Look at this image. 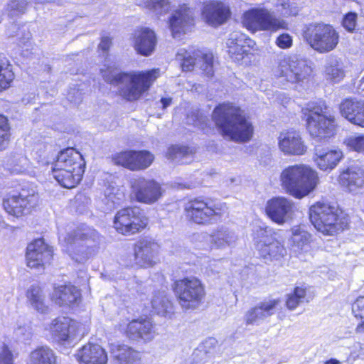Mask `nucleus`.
Instances as JSON below:
<instances>
[{"label":"nucleus","instance_id":"1","mask_svg":"<svg viewBox=\"0 0 364 364\" xmlns=\"http://www.w3.org/2000/svg\"><path fill=\"white\" fill-rule=\"evenodd\" d=\"M160 69L152 68L139 71H117L108 66L102 70L105 82L114 87H119L117 94L127 102L140 100L160 77Z\"/></svg>","mask_w":364,"mask_h":364},{"label":"nucleus","instance_id":"2","mask_svg":"<svg viewBox=\"0 0 364 364\" xmlns=\"http://www.w3.org/2000/svg\"><path fill=\"white\" fill-rule=\"evenodd\" d=\"M280 186L290 196L301 199L313 192L319 183L318 173L304 164L289 165L279 175Z\"/></svg>","mask_w":364,"mask_h":364},{"label":"nucleus","instance_id":"3","mask_svg":"<svg viewBox=\"0 0 364 364\" xmlns=\"http://www.w3.org/2000/svg\"><path fill=\"white\" fill-rule=\"evenodd\" d=\"M171 290L185 311L198 308L206 297L205 284L196 276H186L173 280Z\"/></svg>","mask_w":364,"mask_h":364},{"label":"nucleus","instance_id":"4","mask_svg":"<svg viewBox=\"0 0 364 364\" xmlns=\"http://www.w3.org/2000/svg\"><path fill=\"white\" fill-rule=\"evenodd\" d=\"M114 230L123 236H132L150 228V218L139 206L128 205L118 210L112 220Z\"/></svg>","mask_w":364,"mask_h":364},{"label":"nucleus","instance_id":"5","mask_svg":"<svg viewBox=\"0 0 364 364\" xmlns=\"http://www.w3.org/2000/svg\"><path fill=\"white\" fill-rule=\"evenodd\" d=\"M225 211V204L216 205L205 196L188 198L183 205V214L191 224L206 225L220 218Z\"/></svg>","mask_w":364,"mask_h":364},{"label":"nucleus","instance_id":"6","mask_svg":"<svg viewBox=\"0 0 364 364\" xmlns=\"http://www.w3.org/2000/svg\"><path fill=\"white\" fill-rule=\"evenodd\" d=\"M309 217L315 228L323 235H333L343 230L347 222L339 218L335 207L318 202L309 209Z\"/></svg>","mask_w":364,"mask_h":364},{"label":"nucleus","instance_id":"7","mask_svg":"<svg viewBox=\"0 0 364 364\" xmlns=\"http://www.w3.org/2000/svg\"><path fill=\"white\" fill-rule=\"evenodd\" d=\"M40 202V197L36 192L21 188L18 191L8 193L2 200V207L9 215L20 218L36 210Z\"/></svg>","mask_w":364,"mask_h":364},{"label":"nucleus","instance_id":"8","mask_svg":"<svg viewBox=\"0 0 364 364\" xmlns=\"http://www.w3.org/2000/svg\"><path fill=\"white\" fill-rule=\"evenodd\" d=\"M242 24L252 33L257 31L277 32L288 29V23L265 7L252 8L243 14Z\"/></svg>","mask_w":364,"mask_h":364},{"label":"nucleus","instance_id":"9","mask_svg":"<svg viewBox=\"0 0 364 364\" xmlns=\"http://www.w3.org/2000/svg\"><path fill=\"white\" fill-rule=\"evenodd\" d=\"M308 44L316 51L324 53L336 48L339 35L335 28L323 23L310 24L304 33Z\"/></svg>","mask_w":364,"mask_h":364},{"label":"nucleus","instance_id":"10","mask_svg":"<svg viewBox=\"0 0 364 364\" xmlns=\"http://www.w3.org/2000/svg\"><path fill=\"white\" fill-rule=\"evenodd\" d=\"M307 129L314 138H330L336 133V118L326 105L314 107L307 118Z\"/></svg>","mask_w":364,"mask_h":364},{"label":"nucleus","instance_id":"11","mask_svg":"<svg viewBox=\"0 0 364 364\" xmlns=\"http://www.w3.org/2000/svg\"><path fill=\"white\" fill-rule=\"evenodd\" d=\"M54 259V248L43 237L30 241L25 250V262L31 269L44 270Z\"/></svg>","mask_w":364,"mask_h":364},{"label":"nucleus","instance_id":"12","mask_svg":"<svg viewBox=\"0 0 364 364\" xmlns=\"http://www.w3.org/2000/svg\"><path fill=\"white\" fill-rule=\"evenodd\" d=\"M256 249L261 257L272 259H278L286 254L284 245L279 241L277 233L269 228H259L254 235Z\"/></svg>","mask_w":364,"mask_h":364},{"label":"nucleus","instance_id":"13","mask_svg":"<svg viewBox=\"0 0 364 364\" xmlns=\"http://www.w3.org/2000/svg\"><path fill=\"white\" fill-rule=\"evenodd\" d=\"M48 331L54 343L65 346L78 337L80 323L69 316H59L51 321Z\"/></svg>","mask_w":364,"mask_h":364},{"label":"nucleus","instance_id":"14","mask_svg":"<svg viewBox=\"0 0 364 364\" xmlns=\"http://www.w3.org/2000/svg\"><path fill=\"white\" fill-rule=\"evenodd\" d=\"M154 154L146 149H126L112 156V162L132 171H140L148 168L154 162Z\"/></svg>","mask_w":364,"mask_h":364},{"label":"nucleus","instance_id":"15","mask_svg":"<svg viewBox=\"0 0 364 364\" xmlns=\"http://www.w3.org/2000/svg\"><path fill=\"white\" fill-rule=\"evenodd\" d=\"M131 197L141 204L152 205L163 195L159 183L154 179L140 177L131 183Z\"/></svg>","mask_w":364,"mask_h":364},{"label":"nucleus","instance_id":"16","mask_svg":"<svg viewBox=\"0 0 364 364\" xmlns=\"http://www.w3.org/2000/svg\"><path fill=\"white\" fill-rule=\"evenodd\" d=\"M254 127L243 110L229 105V136L231 139L245 143L252 139Z\"/></svg>","mask_w":364,"mask_h":364},{"label":"nucleus","instance_id":"17","mask_svg":"<svg viewBox=\"0 0 364 364\" xmlns=\"http://www.w3.org/2000/svg\"><path fill=\"white\" fill-rule=\"evenodd\" d=\"M119 329L130 341L136 343H146L155 336L154 324L146 318L132 319L124 327L119 325Z\"/></svg>","mask_w":364,"mask_h":364},{"label":"nucleus","instance_id":"18","mask_svg":"<svg viewBox=\"0 0 364 364\" xmlns=\"http://www.w3.org/2000/svg\"><path fill=\"white\" fill-rule=\"evenodd\" d=\"M294 209L295 204L292 200L279 196L267 201L265 212L272 221L283 225L293 218Z\"/></svg>","mask_w":364,"mask_h":364},{"label":"nucleus","instance_id":"19","mask_svg":"<svg viewBox=\"0 0 364 364\" xmlns=\"http://www.w3.org/2000/svg\"><path fill=\"white\" fill-rule=\"evenodd\" d=\"M86 168L84 156L76 148L68 146L61 149L52 162L51 171Z\"/></svg>","mask_w":364,"mask_h":364},{"label":"nucleus","instance_id":"20","mask_svg":"<svg viewBox=\"0 0 364 364\" xmlns=\"http://www.w3.org/2000/svg\"><path fill=\"white\" fill-rule=\"evenodd\" d=\"M278 146L287 156H301L307 151L300 133L295 130L282 132L278 136Z\"/></svg>","mask_w":364,"mask_h":364},{"label":"nucleus","instance_id":"21","mask_svg":"<svg viewBox=\"0 0 364 364\" xmlns=\"http://www.w3.org/2000/svg\"><path fill=\"white\" fill-rule=\"evenodd\" d=\"M280 75L291 82H299L307 79L311 68L304 60H284L279 64Z\"/></svg>","mask_w":364,"mask_h":364},{"label":"nucleus","instance_id":"22","mask_svg":"<svg viewBox=\"0 0 364 364\" xmlns=\"http://www.w3.org/2000/svg\"><path fill=\"white\" fill-rule=\"evenodd\" d=\"M197 60L201 62L200 69L208 76L213 75L214 56L212 52H203L200 50H195L191 54L185 55L181 59V69L183 72L193 71Z\"/></svg>","mask_w":364,"mask_h":364},{"label":"nucleus","instance_id":"23","mask_svg":"<svg viewBox=\"0 0 364 364\" xmlns=\"http://www.w3.org/2000/svg\"><path fill=\"white\" fill-rule=\"evenodd\" d=\"M50 298L54 304L60 306L73 307L81 302L82 296L77 287L68 283L55 287Z\"/></svg>","mask_w":364,"mask_h":364},{"label":"nucleus","instance_id":"24","mask_svg":"<svg viewBox=\"0 0 364 364\" xmlns=\"http://www.w3.org/2000/svg\"><path fill=\"white\" fill-rule=\"evenodd\" d=\"M281 304L279 299H269L250 309L245 314V321L247 325H258L261 321L272 316Z\"/></svg>","mask_w":364,"mask_h":364},{"label":"nucleus","instance_id":"25","mask_svg":"<svg viewBox=\"0 0 364 364\" xmlns=\"http://www.w3.org/2000/svg\"><path fill=\"white\" fill-rule=\"evenodd\" d=\"M79 364H107V353L100 345L87 342L75 354Z\"/></svg>","mask_w":364,"mask_h":364},{"label":"nucleus","instance_id":"26","mask_svg":"<svg viewBox=\"0 0 364 364\" xmlns=\"http://www.w3.org/2000/svg\"><path fill=\"white\" fill-rule=\"evenodd\" d=\"M132 41L136 52L144 56L150 55L155 50L157 43L155 32L144 26L138 27L134 30Z\"/></svg>","mask_w":364,"mask_h":364},{"label":"nucleus","instance_id":"27","mask_svg":"<svg viewBox=\"0 0 364 364\" xmlns=\"http://www.w3.org/2000/svg\"><path fill=\"white\" fill-rule=\"evenodd\" d=\"M194 24L193 12L186 4L179 5L168 19V26L173 37L183 33L186 28Z\"/></svg>","mask_w":364,"mask_h":364},{"label":"nucleus","instance_id":"28","mask_svg":"<svg viewBox=\"0 0 364 364\" xmlns=\"http://www.w3.org/2000/svg\"><path fill=\"white\" fill-rule=\"evenodd\" d=\"M136 263L141 267H149L155 264L154 259L158 254V245L153 240L141 238L134 247Z\"/></svg>","mask_w":364,"mask_h":364},{"label":"nucleus","instance_id":"29","mask_svg":"<svg viewBox=\"0 0 364 364\" xmlns=\"http://www.w3.org/2000/svg\"><path fill=\"white\" fill-rule=\"evenodd\" d=\"M339 109L341 114L351 124L364 127V100L346 98L341 102Z\"/></svg>","mask_w":364,"mask_h":364},{"label":"nucleus","instance_id":"30","mask_svg":"<svg viewBox=\"0 0 364 364\" xmlns=\"http://www.w3.org/2000/svg\"><path fill=\"white\" fill-rule=\"evenodd\" d=\"M201 16L207 24L218 27L226 22L228 8L221 1H209L203 4Z\"/></svg>","mask_w":364,"mask_h":364},{"label":"nucleus","instance_id":"31","mask_svg":"<svg viewBox=\"0 0 364 364\" xmlns=\"http://www.w3.org/2000/svg\"><path fill=\"white\" fill-rule=\"evenodd\" d=\"M343 157V152L339 149H331L319 145L314 148V161L317 167L322 171H332L337 166Z\"/></svg>","mask_w":364,"mask_h":364},{"label":"nucleus","instance_id":"32","mask_svg":"<svg viewBox=\"0 0 364 364\" xmlns=\"http://www.w3.org/2000/svg\"><path fill=\"white\" fill-rule=\"evenodd\" d=\"M98 238L99 234L94 228L80 225L67 235L65 242L68 247L74 250L95 242Z\"/></svg>","mask_w":364,"mask_h":364},{"label":"nucleus","instance_id":"33","mask_svg":"<svg viewBox=\"0 0 364 364\" xmlns=\"http://www.w3.org/2000/svg\"><path fill=\"white\" fill-rule=\"evenodd\" d=\"M339 183L348 191H355L364 185V171L358 165H352L341 173Z\"/></svg>","mask_w":364,"mask_h":364},{"label":"nucleus","instance_id":"34","mask_svg":"<svg viewBox=\"0 0 364 364\" xmlns=\"http://www.w3.org/2000/svg\"><path fill=\"white\" fill-rule=\"evenodd\" d=\"M85 168H72L51 171L53 178L63 188L72 189L77 187L83 178Z\"/></svg>","mask_w":364,"mask_h":364},{"label":"nucleus","instance_id":"35","mask_svg":"<svg viewBox=\"0 0 364 364\" xmlns=\"http://www.w3.org/2000/svg\"><path fill=\"white\" fill-rule=\"evenodd\" d=\"M324 75L327 80L338 83L346 76V70L343 62L340 58L334 55L328 57L324 66Z\"/></svg>","mask_w":364,"mask_h":364},{"label":"nucleus","instance_id":"36","mask_svg":"<svg viewBox=\"0 0 364 364\" xmlns=\"http://www.w3.org/2000/svg\"><path fill=\"white\" fill-rule=\"evenodd\" d=\"M115 364H134L141 360L140 353L126 345H117L111 348Z\"/></svg>","mask_w":364,"mask_h":364},{"label":"nucleus","instance_id":"37","mask_svg":"<svg viewBox=\"0 0 364 364\" xmlns=\"http://www.w3.org/2000/svg\"><path fill=\"white\" fill-rule=\"evenodd\" d=\"M16 80V74L8 58L0 54V93L11 88Z\"/></svg>","mask_w":364,"mask_h":364},{"label":"nucleus","instance_id":"38","mask_svg":"<svg viewBox=\"0 0 364 364\" xmlns=\"http://www.w3.org/2000/svg\"><path fill=\"white\" fill-rule=\"evenodd\" d=\"M26 296L31 306L40 313H46L48 310L43 288L39 284L31 285L26 291Z\"/></svg>","mask_w":364,"mask_h":364},{"label":"nucleus","instance_id":"39","mask_svg":"<svg viewBox=\"0 0 364 364\" xmlns=\"http://www.w3.org/2000/svg\"><path fill=\"white\" fill-rule=\"evenodd\" d=\"M27 364H58L54 351L47 346H38L33 350Z\"/></svg>","mask_w":364,"mask_h":364},{"label":"nucleus","instance_id":"40","mask_svg":"<svg viewBox=\"0 0 364 364\" xmlns=\"http://www.w3.org/2000/svg\"><path fill=\"white\" fill-rule=\"evenodd\" d=\"M213 119L220 132L225 136L228 135V105L225 103L219 104L214 109Z\"/></svg>","mask_w":364,"mask_h":364},{"label":"nucleus","instance_id":"41","mask_svg":"<svg viewBox=\"0 0 364 364\" xmlns=\"http://www.w3.org/2000/svg\"><path fill=\"white\" fill-rule=\"evenodd\" d=\"M293 246L299 250H306L311 241V235L304 228L296 226L291 229Z\"/></svg>","mask_w":364,"mask_h":364},{"label":"nucleus","instance_id":"42","mask_svg":"<svg viewBox=\"0 0 364 364\" xmlns=\"http://www.w3.org/2000/svg\"><path fill=\"white\" fill-rule=\"evenodd\" d=\"M144 6L158 16L166 14L171 9L169 0H146Z\"/></svg>","mask_w":364,"mask_h":364},{"label":"nucleus","instance_id":"43","mask_svg":"<svg viewBox=\"0 0 364 364\" xmlns=\"http://www.w3.org/2000/svg\"><path fill=\"white\" fill-rule=\"evenodd\" d=\"M306 290L304 287H296L293 293L287 295L286 306L289 310L295 309L306 300Z\"/></svg>","mask_w":364,"mask_h":364},{"label":"nucleus","instance_id":"44","mask_svg":"<svg viewBox=\"0 0 364 364\" xmlns=\"http://www.w3.org/2000/svg\"><path fill=\"white\" fill-rule=\"evenodd\" d=\"M11 132L9 119L0 114V151L5 149L10 141Z\"/></svg>","mask_w":364,"mask_h":364},{"label":"nucleus","instance_id":"45","mask_svg":"<svg viewBox=\"0 0 364 364\" xmlns=\"http://www.w3.org/2000/svg\"><path fill=\"white\" fill-rule=\"evenodd\" d=\"M352 312L357 318L363 321L358 324L355 331L357 333H364V296L358 297L352 304Z\"/></svg>","mask_w":364,"mask_h":364},{"label":"nucleus","instance_id":"46","mask_svg":"<svg viewBox=\"0 0 364 364\" xmlns=\"http://www.w3.org/2000/svg\"><path fill=\"white\" fill-rule=\"evenodd\" d=\"M192 153L188 146L172 144L168 146L166 156L169 159H173L176 157H184Z\"/></svg>","mask_w":364,"mask_h":364},{"label":"nucleus","instance_id":"47","mask_svg":"<svg viewBox=\"0 0 364 364\" xmlns=\"http://www.w3.org/2000/svg\"><path fill=\"white\" fill-rule=\"evenodd\" d=\"M277 5L282 8L285 16H296L299 12L297 0H277Z\"/></svg>","mask_w":364,"mask_h":364},{"label":"nucleus","instance_id":"48","mask_svg":"<svg viewBox=\"0 0 364 364\" xmlns=\"http://www.w3.org/2000/svg\"><path fill=\"white\" fill-rule=\"evenodd\" d=\"M345 143L350 149L364 154V135L350 136L345 140Z\"/></svg>","mask_w":364,"mask_h":364},{"label":"nucleus","instance_id":"49","mask_svg":"<svg viewBox=\"0 0 364 364\" xmlns=\"http://www.w3.org/2000/svg\"><path fill=\"white\" fill-rule=\"evenodd\" d=\"M0 364H15L14 353L6 343L0 346Z\"/></svg>","mask_w":364,"mask_h":364},{"label":"nucleus","instance_id":"50","mask_svg":"<svg viewBox=\"0 0 364 364\" xmlns=\"http://www.w3.org/2000/svg\"><path fill=\"white\" fill-rule=\"evenodd\" d=\"M231 54V58L235 62L241 61L244 58L243 47L237 43L229 46V55Z\"/></svg>","mask_w":364,"mask_h":364},{"label":"nucleus","instance_id":"51","mask_svg":"<svg viewBox=\"0 0 364 364\" xmlns=\"http://www.w3.org/2000/svg\"><path fill=\"white\" fill-rule=\"evenodd\" d=\"M292 37L289 33L279 35L275 41V44L282 49H287L292 46Z\"/></svg>","mask_w":364,"mask_h":364},{"label":"nucleus","instance_id":"52","mask_svg":"<svg viewBox=\"0 0 364 364\" xmlns=\"http://www.w3.org/2000/svg\"><path fill=\"white\" fill-rule=\"evenodd\" d=\"M112 44V37L109 36H102L100 43L97 46L98 51L102 52L103 54L108 55Z\"/></svg>","mask_w":364,"mask_h":364},{"label":"nucleus","instance_id":"53","mask_svg":"<svg viewBox=\"0 0 364 364\" xmlns=\"http://www.w3.org/2000/svg\"><path fill=\"white\" fill-rule=\"evenodd\" d=\"M161 307L158 309L159 311L164 316L171 315L174 312V304L172 300L166 299L162 300L160 303Z\"/></svg>","mask_w":364,"mask_h":364},{"label":"nucleus","instance_id":"54","mask_svg":"<svg viewBox=\"0 0 364 364\" xmlns=\"http://www.w3.org/2000/svg\"><path fill=\"white\" fill-rule=\"evenodd\" d=\"M356 14L354 13L346 14L343 20V27L349 31L354 30L356 25Z\"/></svg>","mask_w":364,"mask_h":364},{"label":"nucleus","instance_id":"55","mask_svg":"<svg viewBox=\"0 0 364 364\" xmlns=\"http://www.w3.org/2000/svg\"><path fill=\"white\" fill-rule=\"evenodd\" d=\"M212 242L218 246H221L226 242V233L225 231L216 230L211 235Z\"/></svg>","mask_w":364,"mask_h":364},{"label":"nucleus","instance_id":"56","mask_svg":"<svg viewBox=\"0 0 364 364\" xmlns=\"http://www.w3.org/2000/svg\"><path fill=\"white\" fill-rule=\"evenodd\" d=\"M161 103L163 105V108H166L168 105H170V104L171 102V98L162 97L161 99Z\"/></svg>","mask_w":364,"mask_h":364},{"label":"nucleus","instance_id":"57","mask_svg":"<svg viewBox=\"0 0 364 364\" xmlns=\"http://www.w3.org/2000/svg\"><path fill=\"white\" fill-rule=\"evenodd\" d=\"M358 88L360 91H364V75L362 77V78L359 80V83L358 85Z\"/></svg>","mask_w":364,"mask_h":364},{"label":"nucleus","instance_id":"58","mask_svg":"<svg viewBox=\"0 0 364 364\" xmlns=\"http://www.w3.org/2000/svg\"><path fill=\"white\" fill-rule=\"evenodd\" d=\"M324 364H341V363L336 359H331L327 360Z\"/></svg>","mask_w":364,"mask_h":364}]
</instances>
